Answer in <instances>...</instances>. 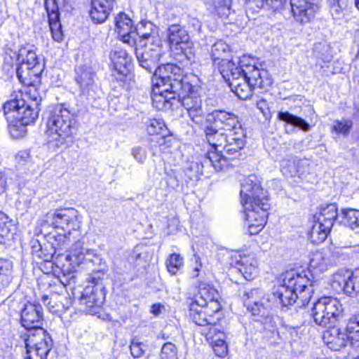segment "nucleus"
Here are the masks:
<instances>
[{
	"instance_id": "1",
	"label": "nucleus",
	"mask_w": 359,
	"mask_h": 359,
	"mask_svg": "<svg viewBox=\"0 0 359 359\" xmlns=\"http://www.w3.org/2000/svg\"><path fill=\"white\" fill-rule=\"evenodd\" d=\"M136 57L142 68L149 72L155 69L152 77V101L156 108L163 109L170 107L172 104L170 100H174L177 94L190 119L196 124L203 123L205 113L198 90L189 83L184 85L180 79L174 78L175 75H172V65L157 67L159 60L158 50L151 49L142 53L141 57L136 55Z\"/></svg>"
},
{
	"instance_id": "2",
	"label": "nucleus",
	"mask_w": 359,
	"mask_h": 359,
	"mask_svg": "<svg viewBox=\"0 0 359 359\" xmlns=\"http://www.w3.org/2000/svg\"><path fill=\"white\" fill-rule=\"evenodd\" d=\"M210 118L214 119L217 126H221V129H206V139L212 149L205 154L203 166L212 165L216 171H219L226 159L222 153L229 156L238 154L245 146V135L241 124L233 114L215 110L208 115V118Z\"/></svg>"
},
{
	"instance_id": "3",
	"label": "nucleus",
	"mask_w": 359,
	"mask_h": 359,
	"mask_svg": "<svg viewBox=\"0 0 359 359\" xmlns=\"http://www.w3.org/2000/svg\"><path fill=\"white\" fill-rule=\"evenodd\" d=\"M43 321L42 306L39 304L27 303L20 315L21 324L29 332L25 340V359H47L53 341L50 334L41 327Z\"/></svg>"
},
{
	"instance_id": "4",
	"label": "nucleus",
	"mask_w": 359,
	"mask_h": 359,
	"mask_svg": "<svg viewBox=\"0 0 359 359\" xmlns=\"http://www.w3.org/2000/svg\"><path fill=\"white\" fill-rule=\"evenodd\" d=\"M241 196L248 232L257 234L266 222L270 205L255 176H249L242 184Z\"/></svg>"
},
{
	"instance_id": "5",
	"label": "nucleus",
	"mask_w": 359,
	"mask_h": 359,
	"mask_svg": "<svg viewBox=\"0 0 359 359\" xmlns=\"http://www.w3.org/2000/svg\"><path fill=\"white\" fill-rule=\"evenodd\" d=\"M309 279L295 271H290L283 276L280 284L274 289L273 297L282 306L292 305L299 299L302 305L308 304L312 288Z\"/></svg>"
},
{
	"instance_id": "6",
	"label": "nucleus",
	"mask_w": 359,
	"mask_h": 359,
	"mask_svg": "<svg viewBox=\"0 0 359 359\" xmlns=\"http://www.w3.org/2000/svg\"><path fill=\"white\" fill-rule=\"evenodd\" d=\"M73 121V116L67 108L62 104L54 107L46 121L45 133L48 142H54L57 147L62 146L72 135Z\"/></svg>"
},
{
	"instance_id": "7",
	"label": "nucleus",
	"mask_w": 359,
	"mask_h": 359,
	"mask_svg": "<svg viewBox=\"0 0 359 359\" xmlns=\"http://www.w3.org/2000/svg\"><path fill=\"white\" fill-rule=\"evenodd\" d=\"M105 275L104 269L93 271L88 280V285L83 290L80 299L81 304L86 307V311L91 315L97 313L105 299L103 278Z\"/></svg>"
},
{
	"instance_id": "8",
	"label": "nucleus",
	"mask_w": 359,
	"mask_h": 359,
	"mask_svg": "<svg viewBox=\"0 0 359 359\" xmlns=\"http://www.w3.org/2000/svg\"><path fill=\"white\" fill-rule=\"evenodd\" d=\"M224 64L221 74L228 81L232 92L241 100L250 98L255 88L242 74L241 66H237L234 62Z\"/></svg>"
},
{
	"instance_id": "9",
	"label": "nucleus",
	"mask_w": 359,
	"mask_h": 359,
	"mask_svg": "<svg viewBox=\"0 0 359 359\" xmlns=\"http://www.w3.org/2000/svg\"><path fill=\"white\" fill-rule=\"evenodd\" d=\"M341 311V304L337 299L323 297L313 304L311 316L316 324L327 326L334 323Z\"/></svg>"
},
{
	"instance_id": "10",
	"label": "nucleus",
	"mask_w": 359,
	"mask_h": 359,
	"mask_svg": "<svg viewBox=\"0 0 359 359\" xmlns=\"http://www.w3.org/2000/svg\"><path fill=\"white\" fill-rule=\"evenodd\" d=\"M46 222L55 228H60L70 231L81 227L79 214L74 208L57 209L53 212H48Z\"/></svg>"
},
{
	"instance_id": "11",
	"label": "nucleus",
	"mask_w": 359,
	"mask_h": 359,
	"mask_svg": "<svg viewBox=\"0 0 359 359\" xmlns=\"http://www.w3.org/2000/svg\"><path fill=\"white\" fill-rule=\"evenodd\" d=\"M331 286L337 292L344 291L348 295L359 293V270L355 271L341 269L335 272L331 279Z\"/></svg>"
},
{
	"instance_id": "12",
	"label": "nucleus",
	"mask_w": 359,
	"mask_h": 359,
	"mask_svg": "<svg viewBox=\"0 0 359 359\" xmlns=\"http://www.w3.org/2000/svg\"><path fill=\"white\" fill-rule=\"evenodd\" d=\"M168 41L172 52L176 55L191 53L193 43L188 32L179 25H172L168 29Z\"/></svg>"
},
{
	"instance_id": "13",
	"label": "nucleus",
	"mask_w": 359,
	"mask_h": 359,
	"mask_svg": "<svg viewBox=\"0 0 359 359\" xmlns=\"http://www.w3.org/2000/svg\"><path fill=\"white\" fill-rule=\"evenodd\" d=\"M144 124L148 135L153 137L151 142L160 147L170 146L171 135L163 119L146 118Z\"/></svg>"
},
{
	"instance_id": "14",
	"label": "nucleus",
	"mask_w": 359,
	"mask_h": 359,
	"mask_svg": "<svg viewBox=\"0 0 359 359\" xmlns=\"http://www.w3.org/2000/svg\"><path fill=\"white\" fill-rule=\"evenodd\" d=\"M341 250L342 249L334 248L312 252L309 262L310 267L318 269L320 271L327 270L329 266L339 262L341 257L344 255Z\"/></svg>"
},
{
	"instance_id": "15",
	"label": "nucleus",
	"mask_w": 359,
	"mask_h": 359,
	"mask_svg": "<svg viewBox=\"0 0 359 359\" xmlns=\"http://www.w3.org/2000/svg\"><path fill=\"white\" fill-rule=\"evenodd\" d=\"M318 0H290L293 17L302 24L309 22L318 9Z\"/></svg>"
},
{
	"instance_id": "16",
	"label": "nucleus",
	"mask_w": 359,
	"mask_h": 359,
	"mask_svg": "<svg viewBox=\"0 0 359 359\" xmlns=\"http://www.w3.org/2000/svg\"><path fill=\"white\" fill-rule=\"evenodd\" d=\"M244 304L253 316H264L269 306V299L262 290L252 289L245 293Z\"/></svg>"
},
{
	"instance_id": "17",
	"label": "nucleus",
	"mask_w": 359,
	"mask_h": 359,
	"mask_svg": "<svg viewBox=\"0 0 359 359\" xmlns=\"http://www.w3.org/2000/svg\"><path fill=\"white\" fill-rule=\"evenodd\" d=\"M243 74L255 88L266 89L272 84V80L268 72L263 69H259L254 65L241 67Z\"/></svg>"
},
{
	"instance_id": "18",
	"label": "nucleus",
	"mask_w": 359,
	"mask_h": 359,
	"mask_svg": "<svg viewBox=\"0 0 359 359\" xmlns=\"http://www.w3.org/2000/svg\"><path fill=\"white\" fill-rule=\"evenodd\" d=\"M217 295L216 290L209 285L200 286L198 294L191 303L196 304L201 308H208L217 313L221 309L219 303L216 299Z\"/></svg>"
},
{
	"instance_id": "19",
	"label": "nucleus",
	"mask_w": 359,
	"mask_h": 359,
	"mask_svg": "<svg viewBox=\"0 0 359 359\" xmlns=\"http://www.w3.org/2000/svg\"><path fill=\"white\" fill-rule=\"evenodd\" d=\"M115 25L118 36L123 42L133 46L135 45L133 22L128 15L121 13L115 18Z\"/></svg>"
},
{
	"instance_id": "20",
	"label": "nucleus",
	"mask_w": 359,
	"mask_h": 359,
	"mask_svg": "<svg viewBox=\"0 0 359 359\" xmlns=\"http://www.w3.org/2000/svg\"><path fill=\"white\" fill-rule=\"evenodd\" d=\"M323 338L327 347L334 351H339L344 348L349 340L347 332H341L334 327L325 331Z\"/></svg>"
},
{
	"instance_id": "21",
	"label": "nucleus",
	"mask_w": 359,
	"mask_h": 359,
	"mask_svg": "<svg viewBox=\"0 0 359 359\" xmlns=\"http://www.w3.org/2000/svg\"><path fill=\"white\" fill-rule=\"evenodd\" d=\"M42 67H31L27 65H19L16 70L17 76L25 86H36L40 83Z\"/></svg>"
},
{
	"instance_id": "22",
	"label": "nucleus",
	"mask_w": 359,
	"mask_h": 359,
	"mask_svg": "<svg viewBox=\"0 0 359 359\" xmlns=\"http://www.w3.org/2000/svg\"><path fill=\"white\" fill-rule=\"evenodd\" d=\"M236 265L246 280H252L258 274L257 261L253 255H240Z\"/></svg>"
},
{
	"instance_id": "23",
	"label": "nucleus",
	"mask_w": 359,
	"mask_h": 359,
	"mask_svg": "<svg viewBox=\"0 0 359 359\" xmlns=\"http://www.w3.org/2000/svg\"><path fill=\"white\" fill-rule=\"evenodd\" d=\"M110 0H91L90 16L96 23H102L108 18L114 6Z\"/></svg>"
},
{
	"instance_id": "24",
	"label": "nucleus",
	"mask_w": 359,
	"mask_h": 359,
	"mask_svg": "<svg viewBox=\"0 0 359 359\" xmlns=\"http://www.w3.org/2000/svg\"><path fill=\"white\" fill-rule=\"evenodd\" d=\"M209 310L205 307H199L196 304H190L189 316L192 321L199 327V329L207 326V325L216 323L217 319L214 316L210 314L208 315Z\"/></svg>"
},
{
	"instance_id": "25",
	"label": "nucleus",
	"mask_w": 359,
	"mask_h": 359,
	"mask_svg": "<svg viewBox=\"0 0 359 359\" xmlns=\"http://www.w3.org/2000/svg\"><path fill=\"white\" fill-rule=\"evenodd\" d=\"M110 58L114 68L120 74L127 75L133 69L131 59L128 58V54L124 50H116L110 54Z\"/></svg>"
},
{
	"instance_id": "26",
	"label": "nucleus",
	"mask_w": 359,
	"mask_h": 359,
	"mask_svg": "<svg viewBox=\"0 0 359 359\" xmlns=\"http://www.w3.org/2000/svg\"><path fill=\"white\" fill-rule=\"evenodd\" d=\"M21 102V107L16 111V115H13L11 117L23 121L25 123H34L39 116V107L36 108L32 104H26L25 100Z\"/></svg>"
},
{
	"instance_id": "27",
	"label": "nucleus",
	"mask_w": 359,
	"mask_h": 359,
	"mask_svg": "<svg viewBox=\"0 0 359 359\" xmlns=\"http://www.w3.org/2000/svg\"><path fill=\"white\" fill-rule=\"evenodd\" d=\"M301 164L300 159L293 156H287L281 161V171L285 176L294 177L303 172Z\"/></svg>"
},
{
	"instance_id": "28",
	"label": "nucleus",
	"mask_w": 359,
	"mask_h": 359,
	"mask_svg": "<svg viewBox=\"0 0 359 359\" xmlns=\"http://www.w3.org/2000/svg\"><path fill=\"white\" fill-rule=\"evenodd\" d=\"M337 217V208L335 204H329L320 208L317 216V221L322 223L325 227L333 226L334 222Z\"/></svg>"
},
{
	"instance_id": "29",
	"label": "nucleus",
	"mask_w": 359,
	"mask_h": 359,
	"mask_svg": "<svg viewBox=\"0 0 359 359\" xmlns=\"http://www.w3.org/2000/svg\"><path fill=\"white\" fill-rule=\"evenodd\" d=\"M230 52L229 46L222 40H219L215 42L211 49V55L212 60H221L220 64V71L222 70L223 66L225 65L224 62H233L232 60H228L226 59V56Z\"/></svg>"
},
{
	"instance_id": "30",
	"label": "nucleus",
	"mask_w": 359,
	"mask_h": 359,
	"mask_svg": "<svg viewBox=\"0 0 359 359\" xmlns=\"http://www.w3.org/2000/svg\"><path fill=\"white\" fill-rule=\"evenodd\" d=\"M97 255L93 250L85 248L82 241H76L70 249V257L74 259V261L78 263L82 262L86 256L90 258L91 256L97 257Z\"/></svg>"
},
{
	"instance_id": "31",
	"label": "nucleus",
	"mask_w": 359,
	"mask_h": 359,
	"mask_svg": "<svg viewBox=\"0 0 359 359\" xmlns=\"http://www.w3.org/2000/svg\"><path fill=\"white\" fill-rule=\"evenodd\" d=\"M346 332L351 345L359 347V314L352 316L347 324Z\"/></svg>"
},
{
	"instance_id": "32",
	"label": "nucleus",
	"mask_w": 359,
	"mask_h": 359,
	"mask_svg": "<svg viewBox=\"0 0 359 359\" xmlns=\"http://www.w3.org/2000/svg\"><path fill=\"white\" fill-rule=\"evenodd\" d=\"M330 227H325L323 224L316 221L313 224L310 232L309 238L312 243H320L323 242L330 231Z\"/></svg>"
},
{
	"instance_id": "33",
	"label": "nucleus",
	"mask_w": 359,
	"mask_h": 359,
	"mask_svg": "<svg viewBox=\"0 0 359 359\" xmlns=\"http://www.w3.org/2000/svg\"><path fill=\"white\" fill-rule=\"evenodd\" d=\"M18 61L20 65H27L31 67L41 66L39 62L36 53L32 50H27L25 48L19 50Z\"/></svg>"
},
{
	"instance_id": "34",
	"label": "nucleus",
	"mask_w": 359,
	"mask_h": 359,
	"mask_svg": "<svg viewBox=\"0 0 359 359\" xmlns=\"http://www.w3.org/2000/svg\"><path fill=\"white\" fill-rule=\"evenodd\" d=\"M12 262L0 259V288H4L9 285L12 280Z\"/></svg>"
},
{
	"instance_id": "35",
	"label": "nucleus",
	"mask_w": 359,
	"mask_h": 359,
	"mask_svg": "<svg viewBox=\"0 0 359 359\" xmlns=\"http://www.w3.org/2000/svg\"><path fill=\"white\" fill-rule=\"evenodd\" d=\"M279 120L291 124L295 127H298L304 131H308L310 128L309 125L303 118L296 116L287 111H280L278 114Z\"/></svg>"
},
{
	"instance_id": "36",
	"label": "nucleus",
	"mask_w": 359,
	"mask_h": 359,
	"mask_svg": "<svg viewBox=\"0 0 359 359\" xmlns=\"http://www.w3.org/2000/svg\"><path fill=\"white\" fill-rule=\"evenodd\" d=\"M353 128V121L348 118L335 120L331 127L332 133H334L337 137L339 136L347 137Z\"/></svg>"
},
{
	"instance_id": "37",
	"label": "nucleus",
	"mask_w": 359,
	"mask_h": 359,
	"mask_svg": "<svg viewBox=\"0 0 359 359\" xmlns=\"http://www.w3.org/2000/svg\"><path fill=\"white\" fill-rule=\"evenodd\" d=\"M168 271L171 275H175L184 266V258L181 255L172 253L165 260Z\"/></svg>"
},
{
	"instance_id": "38",
	"label": "nucleus",
	"mask_w": 359,
	"mask_h": 359,
	"mask_svg": "<svg viewBox=\"0 0 359 359\" xmlns=\"http://www.w3.org/2000/svg\"><path fill=\"white\" fill-rule=\"evenodd\" d=\"M76 81L83 89H86L93 83V74L88 69L78 67L76 69Z\"/></svg>"
},
{
	"instance_id": "39",
	"label": "nucleus",
	"mask_w": 359,
	"mask_h": 359,
	"mask_svg": "<svg viewBox=\"0 0 359 359\" xmlns=\"http://www.w3.org/2000/svg\"><path fill=\"white\" fill-rule=\"evenodd\" d=\"M344 222L353 230L359 229V211L355 209L342 210Z\"/></svg>"
},
{
	"instance_id": "40",
	"label": "nucleus",
	"mask_w": 359,
	"mask_h": 359,
	"mask_svg": "<svg viewBox=\"0 0 359 359\" xmlns=\"http://www.w3.org/2000/svg\"><path fill=\"white\" fill-rule=\"evenodd\" d=\"M29 123H25L18 119L13 118L12 123L9 125V132L11 135L15 139H19L26 135Z\"/></svg>"
},
{
	"instance_id": "41",
	"label": "nucleus",
	"mask_w": 359,
	"mask_h": 359,
	"mask_svg": "<svg viewBox=\"0 0 359 359\" xmlns=\"http://www.w3.org/2000/svg\"><path fill=\"white\" fill-rule=\"evenodd\" d=\"M218 334V338L210 342V344L215 354L220 358H224L228 352V347L225 341L226 334L225 333Z\"/></svg>"
},
{
	"instance_id": "42",
	"label": "nucleus",
	"mask_w": 359,
	"mask_h": 359,
	"mask_svg": "<svg viewBox=\"0 0 359 359\" xmlns=\"http://www.w3.org/2000/svg\"><path fill=\"white\" fill-rule=\"evenodd\" d=\"M27 87V89H25L24 94L22 95V96L24 97L22 99L25 100V102L29 101L33 102L29 104H32L36 107V108H38L42 99L36 86H28Z\"/></svg>"
},
{
	"instance_id": "43",
	"label": "nucleus",
	"mask_w": 359,
	"mask_h": 359,
	"mask_svg": "<svg viewBox=\"0 0 359 359\" xmlns=\"http://www.w3.org/2000/svg\"><path fill=\"white\" fill-rule=\"evenodd\" d=\"M215 323H216L212 325H207V326L203 327L202 328H200L198 330V332L202 335H204L205 337L206 340L208 341L210 343L216 339L217 338H218V333H224L216 327Z\"/></svg>"
},
{
	"instance_id": "44",
	"label": "nucleus",
	"mask_w": 359,
	"mask_h": 359,
	"mask_svg": "<svg viewBox=\"0 0 359 359\" xmlns=\"http://www.w3.org/2000/svg\"><path fill=\"white\" fill-rule=\"evenodd\" d=\"M48 22L53 39L57 42L62 41L63 33L60 20H56L55 15H53Z\"/></svg>"
},
{
	"instance_id": "45",
	"label": "nucleus",
	"mask_w": 359,
	"mask_h": 359,
	"mask_svg": "<svg viewBox=\"0 0 359 359\" xmlns=\"http://www.w3.org/2000/svg\"><path fill=\"white\" fill-rule=\"evenodd\" d=\"M154 27L151 22L142 20L136 26V34L140 36V38L148 39L150 37Z\"/></svg>"
},
{
	"instance_id": "46",
	"label": "nucleus",
	"mask_w": 359,
	"mask_h": 359,
	"mask_svg": "<svg viewBox=\"0 0 359 359\" xmlns=\"http://www.w3.org/2000/svg\"><path fill=\"white\" fill-rule=\"evenodd\" d=\"M72 304V299L67 296H60V305L55 306L50 305L48 302V308L52 313H62L67 310Z\"/></svg>"
},
{
	"instance_id": "47",
	"label": "nucleus",
	"mask_w": 359,
	"mask_h": 359,
	"mask_svg": "<svg viewBox=\"0 0 359 359\" xmlns=\"http://www.w3.org/2000/svg\"><path fill=\"white\" fill-rule=\"evenodd\" d=\"M161 359H177V351L175 344L168 342L165 343L160 354Z\"/></svg>"
},
{
	"instance_id": "48",
	"label": "nucleus",
	"mask_w": 359,
	"mask_h": 359,
	"mask_svg": "<svg viewBox=\"0 0 359 359\" xmlns=\"http://www.w3.org/2000/svg\"><path fill=\"white\" fill-rule=\"evenodd\" d=\"M232 0H214V4L219 15H228L230 13Z\"/></svg>"
},
{
	"instance_id": "49",
	"label": "nucleus",
	"mask_w": 359,
	"mask_h": 359,
	"mask_svg": "<svg viewBox=\"0 0 359 359\" xmlns=\"http://www.w3.org/2000/svg\"><path fill=\"white\" fill-rule=\"evenodd\" d=\"M22 101H25V100L14 99L6 102L4 105V114L6 115L9 114H12V116L16 115V111L18 110L20 107H21Z\"/></svg>"
},
{
	"instance_id": "50",
	"label": "nucleus",
	"mask_w": 359,
	"mask_h": 359,
	"mask_svg": "<svg viewBox=\"0 0 359 359\" xmlns=\"http://www.w3.org/2000/svg\"><path fill=\"white\" fill-rule=\"evenodd\" d=\"M11 224L8 221V217L0 210V236L2 237L8 236L11 231Z\"/></svg>"
},
{
	"instance_id": "51",
	"label": "nucleus",
	"mask_w": 359,
	"mask_h": 359,
	"mask_svg": "<svg viewBox=\"0 0 359 359\" xmlns=\"http://www.w3.org/2000/svg\"><path fill=\"white\" fill-rule=\"evenodd\" d=\"M45 8L48 15V21L51 20L53 15H55L56 20H59L58 7L55 0H46Z\"/></svg>"
},
{
	"instance_id": "52",
	"label": "nucleus",
	"mask_w": 359,
	"mask_h": 359,
	"mask_svg": "<svg viewBox=\"0 0 359 359\" xmlns=\"http://www.w3.org/2000/svg\"><path fill=\"white\" fill-rule=\"evenodd\" d=\"M147 350L148 346L146 344L142 342L136 343V358L142 357V359H147Z\"/></svg>"
},
{
	"instance_id": "53",
	"label": "nucleus",
	"mask_w": 359,
	"mask_h": 359,
	"mask_svg": "<svg viewBox=\"0 0 359 359\" xmlns=\"http://www.w3.org/2000/svg\"><path fill=\"white\" fill-rule=\"evenodd\" d=\"M32 254L44 261H48L49 258H51V255L49 256L43 254L41 245L38 242L32 246Z\"/></svg>"
},
{
	"instance_id": "54",
	"label": "nucleus",
	"mask_w": 359,
	"mask_h": 359,
	"mask_svg": "<svg viewBox=\"0 0 359 359\" xmlns=\"http://www.w3.org/2000/svg\"><path fill=\"white\" fill-rule=\"evenodd\" d=\"M189 25L195 30L197 32H200L201 29V21L196 18L191 17L189 19Z\"/></svg>"
},
{
	"instance_id": "55",
	"label": "nucleus",
	"mask_w": 359,
	"mask_h": 359,
	"mask_svg": "<svg viewBox=\"0 0 359 359\" xmlns=\"http://www.w3.org/2000/svg\"><path fill=\"white\" fill-rule=\"evenodd\" d=\"M17 158H18L19 161H22V162L29 161L31 159L29 150L20 151L18 154Z\"/></svg>"
},
{
	"instance_id": "56",
	"label": "nucleus",
	"mask_w": 359,
	"mask_h": 359,
	"mask_svg": "<svg viewBox=\"0 0 359 359\" xmlns=\"http://www.w3.org/2000/svg\"><path fill=\"white\" fill-rule=\"evenodd\" d=\"M7 181L6 176L0 172V196L2 195L6 190Z\"/></svg>"
},
{
	"instance_id": "57",
	"label": "nucleus",
	"mask_w": 359,
	"mask_h": 359,
	"mask_svg": "<svg viewBox=\"0 0 359 359\" xmlns=\"http://www.w3.org/2000/svg\"><path fill=\"white\" fill-rule=\"evenodd\" d=\"M163 308V305L161 304H153L151 307V313L155 316H158L161 313V311Z\"/></svg>"
},
{
	"instance_id": "58",
	"label": "nucleus",
	"mask_w": 359,
	"mask_h": 359,
	"mask_svg": "<svg viewBox=\"0 0 359 359\" xmlns=\"http://www.w3.org/2000/svg\"><path fill=\"white\" fill-rule=\"evenodd\" d=\"M50 305L55 306V308L57 305H60V296L54 295L51 297Z\"/></svg>"
},
{
	"instance_id": "59",
	"label": "nucleus",
	"mask_w": 359,
	"mask_h": 359,
	"mask_svg": "<svg viewBox=\"0 0 359 359\" xmlns=\"http://www.w3.org/2000/svg\"><path fill=\"white\" fill-rule=\"evenodd\" d=\"M341 6H340V2L338 4L337 2L334 1V4H333V5L332 6V10L334 9V11L337 13H339V11H341Z\"/></svg>"
},
{
	"instance_id": "60",
	"label": "nucleus",
	"mask_w": 359,
	"mask_h": 359,
	"mask_svg": "<svg viewBox=\"0 0 359 359\" xmlns=\"http://www.w3.org/2000/svg\"><path fill=\"white\" fill-rule=\"evenodd\" d=\"M355 7L359 10V0H355Z\"/></svg>"
},
{
	"instance_id": "61",
	"label": "nucleus",
	"mask_w": 359,
	"mask_h": 359,
	"mask_svg": "<svg viewBox=\"0 0 359 359\" xmlns=\"http://www.w3.org/2000/svg\"><path fill=\"white\" fill-rule=\"evenodd\" d=\"M195 270L198 271L199 270V268L198 266H196Z\"/></svg>"
},
{
	"instance_id": "62",
	"label": "nucleus",
	"mask_w": 359,
	"mask_h": 359,
	"mask_svg": "<svg viewBox=\"0 0 359 359\" xmlns=\"http://www.w3.org/2000/svg\"><path fill=\"white\" fill-rule=\"evenodd\" d=\"M133 344V341H131V344ZM132 345H130V348H131Z\"/></svg>"
}]
</instances>
